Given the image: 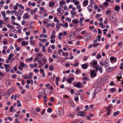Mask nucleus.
<instances>
[{
    "label": "nucleus",
    "mask_w": 123,
    "mask_h": 123,
    "mask_svg": "<svg viewBox=\"0 0 123 123\" xmlns=\"http://www.w3.org/2000/svg\"><path fill=\"white\" fill-rule=\"evenodd\" d=\"M24 12L23 10L19 9L17 12V13L15 14V15L16 16H21L22 15Z\"/></svg>",
    "instance_id": "7ed1b4c3"
},
{
    "label": "nucleus",
    "mask_w": 123,
    "mask_h": 123,
    "mask_svg": "<svg viewBox=\"0 0 123 123\" xmlns=\"http://www.w3.org/2000/svg\"><path fill=\"white\" fill-rule=\"evenodd\" d=\"M88 65L86 64H83L81 65V67L82 69H85L87 68Z\"/></svg>",
    "instance_id": "ddd939ff"
},
{
    "label": "nucleus",
    "mask_w": 123,
    "mask_h": 123,
    "mask_svg": "<svg viewBox=\"0 0 123 123\" xmlns=\"http://www.w3.org/2000/svg\"><path fill=\"white\" fill-rule=\"evenodd\" d=\"M120 113V111H117L116 112H114L113 113V116L114 117H116L117 115H118Z\"/></svg>",
    "instance_id": "6ab92c4d"
},
{
    "label": "nucleus",
    "mask_w": 123,
    "mask_h": 123,
    "mask_svg": "<svg viewBox=\"0 0 123 123\" xmlns=\"http://www.w3.org/2000/svg\"><path fill=\"white\" fill-rule=\"evenodd\" d=\"M10 65L9 64H5L4 65L5 68L6 69H7L9 67Z\"/></svg>",
    "instance_id": "7c9ffc66"
},
{
    "label": "nucleus",
    "mask_w": 123,
    "mask_h": 123,
    "mask_svg": "<svg viewBox=\"0 0 123 123\" xmlns=\"http://www.w3.org/2000/svg\"><path fill=\"white\" fill-rule=\"evenodd\" d=\"M7 27L8 28H11L14 29V28L12 27V25H10L9 24H8L7 25Z\"/></svg>",
    "instance_id": "8fccbe9b"
},
{
    "label": "nucleus",
    "mask_w": 123,
    "mask_h": 123,
    "mask_svg": "<svg viewBox=\"0 0 123 123\" xmlns=\"http://www.w3.org/2000/svg\"><path fill=\"white\" fill-rule=\"evenodd\" d=\"M80 71V70H76L75 72V74H78V73H79Z\"/></svg>",
    "instance_id": "6e6d98bb"
},
{
    "label": "nucleus",
    "mask_w": 123,
    "mask_h": 123,
    "mask_svg": "<svg viewBox=\"0 0 123 123\" xmlns=\"http://www.w3.org/2000/svg\"><path fill=\"white\" fill-rule=\"evenodd\" d=\"M47 111L49 113H51L52 111V110L50 108H49L47 110Z\"/></svg>",
    "instance_id": "49530a36"
},
{
    "label": "nucleus",
    "mask_w": 123,
    "mask_h": 123,
    "mask_svg": "<svg viewBox=\"0 0 123 123\" xmlns=\"http://www.w3.org/2000/svg\"><path fill=\"white\" fill-rule=\"evenodd\" d=\"M88 57V56H84L83 57V61H86Z\"/></svg>",
    "instance_id": "2f4dec72"
},
{
    "label": "nucleus",
    "mask_w": 123,
    "mask_h": 123,
    "mask_svg": "<svg viewBox=\"0 0 123 123\" xmlns=\"http://www.w3.org/2000/svg\"><path fill=\"white\" fill-rule=\"evenodd\" d=\"M18 95V97H19V95H18L17 94H15L14 95V100H16V98L17 97V96Z\"/></svg>",
    "instance_id": "0e129e2a"
},
{
    "label": "nucleus",
    "mask_w": 123,
    "mask_h": 123,
    "mask_svg": "<svg viewBox=\"0 0 123 123\" xmlns=\"http://www.w3.org/2000/svg\"><path fill=\"white\" fill-rule=\"evenodd\" d=\"M65 20L66 21L68 20L69 22H70L71 21V19L70 18H69L68 17H67L65 18Z\"/></svg>",
    "instance_id": "3c124183"
},
{
    "label": "nucleus",
    "mask_w": 123,
    "mask_h": 123,
    "mask_svg": "<svg viewBox=\"0 0 123 123\" xmlns=\"http://www.w3.org/2000/svg\"><path fill=\"white\" fill-rule=\"evenodd\" d=\"M23 18L25 19H29L30 18V16L29 15L28 13H26L24 14L23 16Z\"/></svg>",
    "instance_id": "0eeeda50"
},
{
    "label": "nucleus",
    "mask_w": 123,
    "mask_h": 123,
    "mask_svg": "<svg viewBox=\"0 0 123 123\" xmlns=\"http://www.w3.org/2000/svg\"><path fill=\"white\" fill-rule=\"evenodd\" d=\"M14 55L12 53H10L9 55V57L8 58V59L11 60V57L13 56Z\"/></svg>",
    "instance_id": "cd10ccee"
},
{
    "label": "nucleus",
    "mask_w": 123,
    "mask_h": 123,
    "mask_svg": "<svg viewBox=\"0 0 123 123\" xmlns=\"http://www.w3.org/2000/svg\"><path fill=\"white\" fill-rule=\"evenodd\" d=\"M49 5L50 7H52L55 6V4L54 2H50L49 3Z\"/></svg>",
    "instance_id": "a211bd4d"
},
{
    "label": "nucleus",
    "mask_w": 123,
    "mask_h": 123,
    "mask_svg": "<svg viewBox=\"0 0 123 123\" xmlns=\"http://www.w3.org/2000/svg\"><path fill=\"white\" fill-rule=\"evenodd\" d=\"M54 67L53 65H51L49 67V70L50 71H53L54 70Z\"/></svg>",
    "instance_id": "393cba45"
},
{
    "label": "nucleus",
    "mask_w": 123,
    "mask_h": 123,
    "mask_svg": "<svg viewBox=\"0 0 123 123\" xmlns=\"http://www.w3.org/2000/svg\"><path fill=\"white\" fill-rule=\"evenodd\" d=\"M65 3V1H60L59 3V4L60 5H62L64 4Z\"/></svg>",
    "instance_id": "37998d69"
},
{
    "label": "nucleus",
    "mask_w": 123,
    "mask_h": 123,
    "mask_svg": "<svg viewBox=\"0 0 123 123\" xmlns=\"http://www.w3.org/2000/svg\"><path fill=\"white\" fill-rule=\"evenodd\" d=\"M88 1L87 0H86L84 1L83 2V4L86 5V6L83 5L84 6H86L88 4Z\"/></svg>",
    "instance_id": "b1692460"
},
{
    "label": "nucleus",
    "mask_w": 123,
    "mask_h": 123,
    "mask_svg": "<svg viewBox=\"0 0 123 123\" xmlns=\"http://www.w3.org/2000/svg\"><path fill=\"white\" fill-rule=\"evenodd\" d=\"M110 60L111 63H115L117 61V58L114 56H111L110 57Z\"/></svg>",
    "instance_id": "39448f33"
},
{
    "label": "nucleus",
    "mask_w": 123,
    "mask_h": 123,
    "mask_svg": "<svg viewBox=\"0 0 123 123\" xmlns=\"http://www.w3.org/2000/svg\"><path fill=\"white\" fill-rule=\"evenodd\" d=\"M79 64V63L78 62H76L75 63V64L74 65V66L75 67H77L78 66Z\"/></svg>",
    "instance_id": "69168bd1"
},
{
    "label": "nucleus",
    "mask_w": 123,
    "mask_h": 123,
    "mask_svg": "<svg viewBox=\"0 0 123 123\" xmlns=\"http://www.w3.org/2000/svg\"><path fill=\"white\" fill-rule=\"evenodd\" d=\"M120 8V7L119 6L117 5H116L114 8V10L116 11H118Z\"/></svg>",
    "instance_id": "aec40b11"
},
{
    "label": "nucleus",
    "mask_w": 123,
    "mask_h": 123,
    "mask_svg": "<svg viewBox=\"0 0 123 123\" xmlns=\"http://www.w3.org/2000/svg\"><path fill=\"white\" fill-rule=\"evenodd\" d=\"M70 12L71 15L72 16L75 15L76 13V12H73V11H71Z\"/></svg>",
    "instance_id": "473e14b6"
},
{
    "label": "nucleus",
    "mask_w": 123,
    "mask_h": 123,
    "mask_svg": "<svg viewBox=\"0 0 123 123\" xmlns=\"http://www.w3.org/2000/svg\"><path fill=\"white\" fill-rule=\"evenodd\" d=\"M122 42H119L118 43V46L120 48V49L122 47Z\"/></svg>",
    "instance_id": "c03bdc74"
},
{
    "label": "nucleus",
    "mask_w": 123,
    "mask_h": 123,
    "mask_svg": "<svg viewBox=\"0 0 123 123\" xmlns=\"http://www.w3.org/2000/svg\"><path fill=\"white\" fill-rule=\"evenodd\" d=\"M60 80V79L59 78L57 77H56V79L55 80V84L57 85L58 84V82Z\"/></svg>",
    "instance_id": "412c9836"
},
{
    "label": "nucleus",
    "mask_w": 123,
    "mask_h": 123,
    "mask_svg": "<svg viewBox=\"0 0 123 123\" xmlns=\"http://www.w3.org/2000/svg\"><path fill=\"white\" fill-rule=\"evenodd\" d=\"M58 23H57L56 25V30L57 31H58L59 29L60 26V24H58Z\"/></svg>",
    "instance_id": "dca6fc26"
},
{
    "label": "nucleus",
    "mask_w": 123,
    "mask_h": 123,
    "mask_svg": "<svg viewBox=\"0 0 123 123\" xmlns=\"http://www.w3.org/2000/svg\"><path fill=\"white\" fill-rule=\"evenodd\" d=\"M14 108V106H12L10 107V112H12L13 111V110Z\"/></svg>",
    "instance_id": "e433bc0d"
},
{
    "label": "nucleus",
    "mask_w": 123,
    "mask_h": 123,
    "mask_svg": "<svg viewBox=\"0 0 123 123\" xmlns=\"http://www.w3.org/2000/svg\"><path fill=\"white\" fill-rule=\"evenodd\" d=\"M33 60V58L32 57H30V58L27 59L26 60V62H29L30 61H32Z\"/></svg>",
    "instance_id": "09e8293b"
},
{
    "label": "nucleus",
    "mask_w": 123,
    "mask_h": 123,
    "mask_svg": "<svg viewBox=\"0 0 123 123\" xmlns=\"http://www.w3.org/2000/svg\"><path fill=\"white\" fill-rule=\"evenodd\" d=\"M95 71L93 70L91 71L90 73V76L91 78H93L94 77H95L96 76V74L95 73Z\"/></svg>",
    "instance_id": "20e7f679"
},
{
    "label": "nucleus",
    "mask_w": 123,
    "mask_h": 123,
    "mask_svg": "<svg viewBox=\"0 0 123 123\" xmlns=\"http://www.w3.org/2000/svg\"><path fill=\"white\" fill-rule=\"evenodd\" d=\"M55 35H51L49 37L51 38L52 39H54L55 38Z\"/></svg>",
    "instance_id": "052dcab7"
},
{
    "label": "nucleus",
    "mask_w": 123,
    "mask_h": 123,
    "mask_svg": "<svg viewBox=\"0 0 123 123\" xmlns=\"http://www.w3.org/2000/svg\"><path fill=\"white\" fill-rule=\"evenodd\" d=\"M20 8H21L22 9H24L25 8L23 6H22V4H19L18 6Z\"/></svg>",
    "instance_id": "c85d7f7f"
},
{
    "label": "nucleus",
    "mask_w": 123,
    "mask_h": 123,
    "mask_svg": "<svg viewBox=\"0 0 123 123\" xmlns=\"http://www.w3.org/2000/svg\"><path fill=\"white\" fill-rule=\"evenodd\" d=\"M12 24L18 26L17 27V28L18 29H19L20 28V26L19 25V24L18 23L14 22L12 23Z\"/></svg>",
    "instance_id": "f3484780"
},
{
    "label": "nucleus",
    "mask_w": 123,
    "mask_h": 123,
    "mask_svg": "<svg viewBox=\"0 0 123 123\" xmlns=\"http://www.w3.org/2000/svg\"><path fill=\"white\" fill-rule=\"evenodd\" d=\"M113 105L111 104H109L108 106L106 108V110L107 111V112L106 113L107 115L109 116L111 115V109H112L113 107Z\"/></svg>",
    "instance_id": "f03ea898"
},
{
    "label": "nucleus",
    "mask_w": 123,
    "mask_h": 123,
    "mask_svg": "<svg viewBox=\"0 0 123 123\" xmlns=\"http://www.w3.org/2000/svg\"><path fill=\"white\" fill-rule=\"evenodd\" d=\"M97 64V62H91L90 63V66L91 67L93 68V67L96 66Z\"/></svg>",
    "instance_id": "9b49d317"
},
{
    "label": "nucleus",
    "mask_w": 123,
    "mask_h": 123,
    "mask_svg": "<svg viewBox=\"0 0 123 123\" xmlns=\"http://www.w3.org/2000/svg\"><path fill=\"white\" fill-rule=\"evenodd\" d=\"M78 116H79L81 117H83L85 115L84 114L82 113L81 112H79L77 114Z\"/></svg>",
    "instance_id": "bb28decb"
},
{
    "label": "nucleus",
    "mask_w": 123,
    "mask_h": 123,
    "mask_svg": "<svg viewBox=\"0 0 123 123\" xmlns=\"http://www.w3.org/2000/svg\"><path fill=\"white\" fill-rule=\"evenodd\" d=\"M30 42L31 44H33L34 45H35V42L34 41H32V40H31L30 41Z\"/></svg>",
    "instance_id": "bf43d9fd"
},
{
    "label": "nucleus",
    "mask_w": 123,
    "mask_h": 123,
    "mask_svg": "<svg viewBox=\"0 0 123 123\" xmlns=\"http://www.w3.org/2000/svg\"><path fill=\"white\" fill-rule=\"evenodd\" d=\"M110 19L111 21L113 23H115L116 21V18H114L113 16H112Z\"/></svg>",
    "instance_id": "4468645a"
},
{
    "label": "nucleus",
    "mask_w": 123,
    "mask_h": 123,
    "mask_svg": "<svg viewBox=\"0 0 123 123\" xmlns=\"http://www.w3.org/2000/svg\"><path fill=\"white\" fill-rule=\"evenodd\" d=\"M39 72L41 73H43L44 72V71L43 69H41L39 70Z\"/></svg>",
    "instance_id": "680f3d73"
},
{
    "label": "nucleus",
    "mask_w": 123,
    "mask_h": 123,
    "mask_svg": "<svg viewBox=\"0 0 123 123\" xmlns=\"http://www.w3.org/2000/svg\"><path fill=\"white\" fill-rule=\"evenodd\" d=\"M82 30V28H79L76 30V31L77 32H79L81 30Z\"/></svg>",
    "instance_id": "4d7b16f0"
},
{
    "label": "nucleus",
    "mask_w": 123,
    "mask_h": 123,
    "mask_svg": "<svg viewBox=\"0 0 123 123\" xmlns=\"http://www.w3.org/2000/svg\"><path fill=\"white\" fill-rule=\"evenodd\" d=\"M13 91V90L12 88H10L9 89L8 93L9 94H11Z\"/></svg>",
    "instance_id": "4be33fe9"
},
{
    "label": "nucleus",
    "mask_w": 123,
    "mask_h": 123,
    "mask_svg": "<svg viewBox=\"0 0 123 123\" xmlns=\"http://www.w3.org/2000/svg\"><path fill=\"white\" fill-rule=\"evenodd\" d=\"M70 106L73 108H74L75 106V105L74 103L73 102H71L70 103Z\"/></svg>",
    "instance_id": "c756f323"
},
{
    "label": "nucleus",
    "mask_w": 123,
    "mask_h": 123,
    "mask_svg": "<svg viewBox=\"0 0 123 123\" xmlns=\"http://www.w3.org/2000/svg\"><path fill=\"white\" fill-rule=\"evenodd\" d=\"M76 2H74V3L76 5H79L80 4V2L79 1H75Z\"/></svg>",
    "instance_id": "de8ad7c7"
},
{
    "label": "nucleus",
    "mask_w": 123,
    "mask_h": 123,
    "mask_svg": "<svg viewBox=\"0 0 123 123\" xmlns=\"http://www.w3.org/2000/svg\"><path fill=\"white\" fill-rule=\"evenodd\" d=\"M101 57V55L100 54H98L97 55L96 58L97 59H100Z\"/></svg>",
    "instance_id": "a19ab883"
},
{
    "label": "nucleus",
    "mask_w": 123,
    "mask_h": 123,
    "mask_svg": "<svg viewBox=\"0 0 123 123\" xmlns=\"http://www.w3.org/2000/svg\"><path fill=\"white\" fill-rule=\"evenodd\" d=\"M69 34L70 35L69 39L70 40H71L72 38H73L75 35V32L73 31L70 32Z\"/></svg>",
    "instance_id": "6e6552de"
},
{
    "label": "nucleus",
    "mask_w": 123,
    "mask_h": 123,
    "mask_svg": "<svg viewBox=\"0 0 123 123\" xmlns=\"http://www.w3.org/2000/svg\"><path fill=\"white\" fill-rule=\"evenodd\" d=\"M116 66H114L112 67H108L106 70L107 72H110L112 71L113 70L115 69L116 68Z\"/></svg>",
    "instance_id": "423d86ee"
},
{
    "label": "nucleus",
    "mask_w": 123,
    "mask_h": 123,
    "mask_svg": "<svg viewBox=\"0 0 123 123\" xmlns=\"http://www.w3.org/2000/svg\"><path fill=\"white\" fill-rule=\"evenodd\" d=\"M100 44L99 43L98 44L94 43L93 44V47H94L95 48L97 47Z\"/></svg>",
    "instance_id": "c9c22d12"
},
{
    "label": "nucleus",
    "mask_w": 123,
    "mask_h": 123,
    "mask_svg": "<svg viewBox=\"0 0 123 123\" xmlns=\"http://www.w3.org/2000/svg\"><path fill=\"white\" fill-rule=\"evenodd\" d=\"M92 35L90 33H88L84 36V37L86 42H87L91 38Z\"/></svg>",
    "instance_id": "f257e3e1"
},
{
    "label": "nucleus",
    "mask_w": 123,
    "mask_h": 123,
    "mask_svg": "<svg viewBox=\"0 0 123 123\" xmlns=\"http://www.w3.org/2000/svg\"><path fill=\"white\" fill-rule=\"evenodd\" d=\"M20 101L19 100H18L17 101V102L18 104L17 105V106L18 107H21V105L20 103Z\"/></svg>",
    "instance_id": "a878e982"
},
{
    "label": "nucleus",
    "mask_w": 123,
    "mask_h": 123,
    "mask_svg": "<svg viewBox=\"0 0 123 123\" xmlns=\"http://www.w3.org/2000/svg\"><path fill=\"white\" fill-rule=\"evenodd\" d=\"M108 59H106L104 62V66L105 68L109 66V64L108 63Z\"/></svg>",
    "instance_id": "1a4fd4ad"
},
{
    "label": "nucleus",
    "mask_w": 123,
    "mask_h": 123,
    "mask_svg": "<svg viewBox=\"0 0 123 123\" xmlns=\"http://www.w3.org/2000/svg\"><path fill=\"white\" fill-rule=\"evenodd\" d=\"M72 22H73L74 24H77L79 23V21L78 19H74L72 21Z\"/></svg>",
    "instance_id": "2eb2a0df"
},
{
    "label": "nucleus",
    "mask_w": 123,
    "mask_h": 123,
    "mask_svg": "<svg viewBox=\"0 0 123 123\" xmlns=\"http://www.w3.org/2000/svg\"><path fill=\"white\" fill-rule=\"evenodd\" d=\"M62 6H60V7L57 10V12L60 13V12L61 11V7H62Z\"/></svg>",
    "instance_id": "864d4df0"
},
{
    "label": "nucleus",
    "mask_w": 123,
    "mask_h": 123,
    "mask_svg": "<svg viewBox=\"0 0 123 123\" xmlns=\"http://www.w3.org/2000/svg\"><path fill=\"white\" fill-rule=\"evenodd\" d=\"M101 37V36L100 35H98L97 37V38H98V41H100V39Z\"/></svg>",
    "instance_id": "58836bf2"
},
{
    "label": "nucleus",
    "mask_w": 123,
    "mask_h": 123,
    "mask_svg": "<svg viewBox=\"0 0 123 123\" xmlns=\"http://www.w3.org/2000/svg\"><path fill=\"white\" fill-rule=\"evenodd\" d=\"M98 89H100V88L99 87H97L96 88L95 90L94 91V93H93V98L96 96V93H97L96 92H97V90H98Z\"/></svg>",
    "instance_id": "f8f14e48"
},
{
    "label": "nucleus",
    "mask_w": 123,
    "mask_h": 123,
    "mask_svg": "<svg viewBox=\"0 0 123 123\" xmlns=\"http://www.w3.org/2000/svg\"><path fill=\"white\" fill-rule=\"evenodd\" d=\"M72 81L70 79V78L68 79V82L69 83L71 84L72 83Z\"/></svg>",
    "instance_id": "338daca9"
},
{
    "label": "nucleus",
    "mask_w": 123,
    "mask_h": 123,
    "mask_svg": "<svg viewBox=\"0 0 123 123\" xmlns=\"http://www.w3.org/2000/svg\"><path fill=\"white\" fill-rule=\"evenodd\" d=\"M84 20V18H81L80 19V20L79 21V23L81 24L82 22V21Z\"/></svg>",
    "instance_id": "f704fd0d"
},
{
    "label": "nucleus",
    "mask_w": 123,
    "mask_h": 123,
    "mask_svg": "<svg viewBox=\"0 0 123 123\" xmlns=\"http://www.w3.org/2000/svg\"><path fill=\"white\" fill-rule=\"evenodd\" d=\"M19 3H17L16 4V5L14 6V9L15 10H17L18 9V6Z\"/></svg>",
    "instance_id": "5701e85b"
},
{
    "label": "nucleus",
    "mask_w": 123,
    "mask_h": 123,
    "mask_svg": "<svg viewBox=\"0 0 123 123\" xmlns=\"http://www.w3.org/2000/svg\"><path fill=\"white\" fill-rule=\"evenodd\" d=\"M82 79L84 80H88V78L86 77H83Z\"/></svg>",
    "instance_id": "603ef678"
},
{
    "label": "nucleus",
    "mask_w": 123,
    "mask_h": 123,
    "mask_svg": "<svg viewBox=\"0 0 123 123\" xmlns=\"http://www.w3.org/2000/svg\"><path fill=\"white\" fill-rule=\"evenodd\" d=\"M82 84L80 82H79L76 84H74V86L78 88H81L82 87Z\"/></svg>",
    "instance_id": "9d476101"
},
{
    "label": "nucleus",
    "mask_w": 123,
    "mask_h": 123,
    "mask_svg": "<svg viewBox=\"0 0 123 123\" xmlns=\"http://www.w3.org/2000/svg\"><path fill=\"white\" fill-rule=\"evenodd\" d=\"M54 21L55 22H57V23H58L59 22V20L57 19L56 17H55L54 19Z\"/></svg>",
    "instance_id": "72a5a7b5"
},
{
    "label": "nucleus",
    "mask_w": 123,
    "mask_h": 123,
    "mask_svg": "<svg viewBox=\"0 0 123 123\" xmlns=\"http://www.w3.org/2000/svg\"><path fill=\"white\" fill-rule=\"evenodd\" d=\"M1 14L3 17H4L6 16L5 13L4 11H2L1 13Z\"/></svg>",
    "instance_id": "ea45409f"
},
{
    "label": "nucleus",
    "mask_w": 123,
    "mask_h": 123,
    "mask_svg": "<svg viewBox=\"0 0 123 123\" xmlns=\"http://www.w3.org/2000/svg\"><path fill=\"white\" fill-rule=\"evenodd\" d=\"M11 14H12L13 13H17V11L16 10H14L13 11H11L10 12Z\"/></svg>",
    "instance_id": "a18cd8bd"
},
{
    "label": "nucleus",
    "mask_w": 123,
    "mask_h": 123,
    "mask_svg": "<svg viewBox=\"0 0 123 123\" xmlns=\"http://www.w3.org/2000/svg\"><path fill=\"white\" fill-rule=\"evenodd\" d=\"M15 121L14 122L15 123H19V121L17 119H15Z\"/></svg>",
    "instance_id": "774afa93"
},
{
    "label": "nucleus",
    "mask_w": 123,
    "mask_h": 123,
    "mask_svg": "<svg viewBox=\"0 0 123 123\" xmlns=\"http://www.w3.org/2000/svg\"><path fill=\"white\" fill-rule=\"evenodd\" d=\"M20 66L21 67H23L24 66V64L23 62H22L20 64Z\"/></svg>",
    "instance_id": "e2e57ef3"
},
{
    "label": "nucleus",
    "mask_w": 123,
    "mask_h": 123,
    "mask_svg": "<svg viewBox=\"0 0 123 123\" xmlns=\"http://www.w3.org/2000/svg\"><path fill=\"white\" fill-rule=\"evenodd\" d=\"M99 70L100 73H102V68L101 67H100L99 68H98Z\"/></svg>",
    "instance_id": "5fc2aeb1"
},
{
    "label": "nucleus",
    "mask_w": 123,
    "mask_h": 123,
    "mask_svg": "<svg viewBox=\"0 0 123 123\" xmlns=\"http://www.w3.org/2000/svg\"><path fill=\"white\" fill-rule=\"evenodd\" d=\"M36 55L38 56L39 57H41L43 56V55L42 54L40 53H38Z\"/></svg>",
    "instance_id": "13d9d810"
},
{
    "label": "nucleus",
    "mask_w": 123,
    "mask_h": 123,
    "mask_svg": "<svg viewBox=\"0 0 123 123\" xmlns=\"http://www.w3.org/2000/svg\"><path fill=\"white\" fill-rule=\"evenodd\" d=\"M45 47L44 46H42V51L43 52H45Z\"/></svg>",
    "instance_id": "79ce46f5"
},
{
    "label": "nucleus",
    "mask_w": 123,
    "mask_h": 123,
    "mask_svg": "<svg viewBox=\"0 0 123 123\" xmlns=\"http://www.w3.org/2000/svg\"><path fill=\"white\" fill-rule=\"evenodd\" d=\"M116 91V89L114 88H112L110 89V91L112 92H115Z\"/></svg>",
    "instance_id": "4c0bfd02"
}]
</instances>
